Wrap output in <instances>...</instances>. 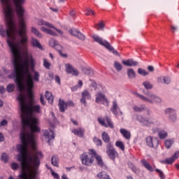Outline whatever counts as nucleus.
<instances>
[{
    "label": "nucleus",
    "instance_id": "4be33fe9",
    "mask_svg": "<svg viewBox=\"0 0 179 179\" xmlns=\"http://www.w3.org/2000/svg\"><path fill=\"white\" fill-rule=\"evenodd\" d=\"M71 132L80 138H83L85 135V130L83 129H74L71 131Z\"/></svg>",
    "mask_w": 179,
    "mask_h": 179
},
{
    "label": "nucleus",
    "instance_id": "4468645a",
    "mask_svg": "<svg viewBox=\"0 0 179 179\" xmlns=\"http://www.w3.org/2000/svg\"><path fill=\"white\" fill-rule=\"evenodd\" d=\"M106 121L108 124V127H109V128H111L112 129H114V124H113V122H111V119H110L108 116L105 117V120H101V118H98V122H99V124H101V125H103V127H107V124H106Z\"/></svg>",
    "mask_w": 179,
    "mask_h": 179
},
{
    "label": "nucleus",
    "instance_id": "0eeeda50",
    "mask_svg": "<svg viewBox=\"0 0 179 179\" xmlns=\"http://www.w3.org/2000/svg\"><path fill=\"white\" fill-rule=\"evenodd\" d=\"M80 159L82 164H84V166H92L94 162V157L92 154H87L86 152L81 155Z\"/></svg>",
    "mask_w": 179,
    "mask_h": 179
},
{
    "label": "nucleus",
    "instance_id": "5fc2aeb1",
    "mask_svg": "<svg viewBox=\"0 0 179 179\" xmlns=\"http://www.w3.org/2000/svg\"><path fill=\"white\" fill-rule=\"evenodd\" d=\"M57 44V41L54 39H51L50 41H49V45L50 47H53V48L55 47Z\"/></svg>",
    "mask_w": 179,
    "mask_h": 179
},
{
    "label": "nucleus",
    "instance_id": "79ce46f5",
    "mask_svg": "<svg viewBox=\"0 0 179 179\" xmlns=\"http://www.w3.org/2000/svg\"><path fill=\"white\" fill-rule=\"evenodd\" d=\"M31 32L39 38H41V37H43V35L40 34V31H38V30L34 27H31Z\"/></svg>",
    "mask_w": 179,
    "mask_h": 179
},
{
    "label": "nucleus",
    "instance_id": "bf43d9fd",
    "mask_svg": "<svg viewBox=\"0 0 179 179\" xmlns=\"http://www.w3.org/2000/svg\"><path fill=\"white\" fill-rule=\"evenodd\" d=\"M71 75H73V76H79V71H78V69H74L71 73Z\"/></svg>",
    "mask_w": 179,
    "mask_h": 179
},
{
    "label": "nucleus",
    "instance_id": "b1692460",
    "mask_svg": "<svg viewBox=\"0 0 179 179\" xmlns=\"http://www.w3.org/2000/svg\"><path fill=\"white\" fill-rule=\"evenodd\" d=\"M142 165L144 166L145 169H148V171L153 172L155 170L153 167L150 166V164L146 161V159H142L141 161Z\"/></svg>",
    "mask_w": 179,
    "mask_h": 179
},
{
    "label": "nucleus",
    "instance_id": "9b49d317",
    "mask_svg": "<svg viewBox=\"0 0 179 179\" xmlns=\"http://www.w3.org/2000/svg\"><path fill=\"white\" fill-rule=\"evenodd\" d=\"M43 136L45 139H48L47 143L48 145H51V141L55 139V134H54V131L50 130H43Z\"/></svg>",
    "mask_w": 179,
    "mask_h": 179
},
{
    "label": "nucleus",
    "instance_id": "680f3d73",
    "mask_svg": "<svg viewBox=\"0 0 179 179\" xmlns=\"http://www.w3.org/2000/svg\"><path fill=\"white\" fill-rule=\"evenodd\" d=\"M90 13H92V15H94V11L92 10V9H90V8H87V13H85V15L87 16H89V15H90Z\"/></svg>",
    "mask_w": 179,
    "mask_h": 179
},
{
    "label": "nucleus",
    "instance_id": "69168bd1",
    "mask_svg": "<svg viewBox=\"0 0 179 179\" xmlns=\"http://www.w3.org/2000/svg\"><path fill=\"white\" fill-rule=\"evenodd\" d=\"M52 176H53L54 178L59 179V175L54 171H52Z\"/></svg>",
    "mask_w": 179,
    "mask_h": 179
},
{
    "label": "nucleus",
    "instance_id": "72a5a7b5",
    "mask_svg": "<svg viewBox=\"0 0 179 179\" xmlns=\"http://www.w3.org/2000/svg\"><path fill=\"white\" fill-rule=\"evenodd\" d=\"M92 141L96 145V146H103V141L96 136L93 137Z\"/></svg>",
    "mask_w": 179,
    "mask_h": 179
},
{
    "label": "nucleus",
    "instance_id": "473e14b6",
    "mask_svg": "<svg viewBox=\"0 0 179 179\" xmlns=\"http://www.w3.org/2000/svg\"><path fill=\"white\" fill-rule=\"evenodd\" d=\"M173 143H174V139H167L165 141V146L166 149H170L171 146H173Z\"/></svg>",
    "mask_w": 179,
    "mask_h": 179
},
{
    "label": "nucleus",
    "instance_id": "5701e85b",
    "mask_svg": "<svg viewBox=\"0 0 179 179\" xmlns=\"http://www.w3.org/2000/svg\"><path fill=\"white\" fill-rule=\"evenodd\" d=\"M120 134H122V136L127 141L131 139V132L128 131V130L125 129H120Z\"/></svg>",
    "mask_w": 179,
    "mask_h": 179
},
{
    "label": "nucleus",
    "instance_id": "f3484780",
    "mask_svg": "<svg viewBox=\"0 0 179 179\" xmlns=\"http://www.w3.org/2000/svg\"><path fill=\"white\" fill-rule=\"evenodd\" d=\"M122 63L123 64V65H125L126 66H138V65H139V62L134 61V59L123 60Z\"/></svg>",
    "mask_w": 179,
    "mask_h": 179
},
{
    "label": "nucleus",
    "instance_id": "aec40b11",
    "mask_svg": "<svg viewBox=\"0 0 179 179\" xmlns=\"http://www.w3.org/2000/svg\"><path fill=\"white\" fill-rule=\"evenodd\" d=\"M59 111L61 113H65V110H66L68 108V106L66 105V102H65V101L59 99Z\"/></svg>",
    "mask_w": 179,
    "mask_h": 179
},
{
    "label": "nucleus",
    "instance_id": "f8f14e48",
    "mask_svg": "<svg viewBox=\"0 0 179 179\" xmlns=\"http://www.w3.org/2000/svg\"><path fill=\"white\" fill-rule=\"evenodd\" d=\"M82 96L80 100V103L83 104L84 106H87V102H86V100H90L92 99V95L90 94V92L87 91V90H85L82 94Z\"/></svg>",
    "mask_w": 179,
    "mask_h": 179
},
{
    "label": "nucleus",
    "instance_id": "37998d69",
    "mask_svg": "<svg viewBox=\"0 0 179 179\" xmlns=\"http://www.w3.org/2000/svg\"><path fill=\"white\" fill-rule=\"evenodd\" d=\"M13 90H15V85L12 83L8 84L6 87V91L8 93H12Z\"/></svg>",
    "mask_w": 179,
    "mask_h": 179
},
{
    "label": "nucleus",
    "instance_id": "8fccbe9b",
    "mask_svg": "<svg viewBox=\"0 0 179 179\" xmlns=\"http://www.w3.org/2000/svg\"><path fill=\"white\" fill-rule=\"evenodd\" d=\"M43 66L46 69H50V68L51 66V64L50 62H48V61H47L46 59H43Z\"/></svg>",
    "mask_w": 179,
    "mask_h": 179
},
{
    "label": "nucleus",
    "instance_id": "a878e982",
    "mask_svg": "<svg viewBox=\"0 0 179 179\" xmlns=\"http://www.w3.org/2000/svg\"><path fill=\"white\" fill-rule=\"evenodd\" d=\"M45 97L50 104L54 103V96H52V94L51 92L46 91L45 92Z\"/></svg>",
    "mask_w": 179,
    "mask_h": 179
},
{
    "label": "nucleus",
    "instance_id": "423d86ee",
    "mask_svg": "<svg viewBox=\"0 0 179 179\" xmlns=\"http://www.w3.org/2000/svg\"><path fill=\"white\" fill-rule=\"evenodd\" d=\"M92 38H94V41H95V43H98L101 45H103V47H105V48H106V50H109L110 52H112V54H113V55L120 57V53L118 52V51L115 50V49H114V48L112 45H110V43H108V41H107L106 40L103 41V38H101L99 36H93Z\"/></svg>",
    "mask_w": 179,
    "mask_h": 179
},
{
    "label": "nucleus",
    "instance_id": "49530a36",
    "mask_svg": "<svg viewBox=\"0 0 179 179\" xmlns=\"http://www.w3.org/2000/svg\"><path fill=\"white\" fill-rule=\"evenodd\" d=\"M155 171L159 174V178L166 179V176H164V173H163L162 170L156 169Z\"/></svg>",
    "mask_w": 179,
    "mask_h": 179
},
{
    "label": "nucleus",
    "instance_id": "de8ad7c7",
    "mask_svg": "<svg viewBox=\"0 0 179 179\" xmlns=\"http://www.w3.org/2000/svg\"><path fill=\"white\" fill-rule=\"evenodd\" d=\"M69 32L71 34V36H74V37H77L79 31L75 29H69Z\"/></svg>",
    "mask_w": 179,
    "mask_h": 179
},
{
    "label": "nucleus",
    "instance_id": "7c9ffc66",
    "mask_svg": "<svg viewBox=\"0 0 179 179\" xmlns=\"http://www.w3.org/2000/svg\"><path fill=\"white\" fill-rule=\"evenodd\" d=\"M113 66L117 72H121V71H122V69H123L122 64H121V63H120L117 61L114 62Z\"/></svg>",
    "mask_w": 179,
    "mask_h": 179
},
{
    "label": "nucleus",
    "instance_id": "f03ea898",
    "mask_svg": "<svg viewBox=\"0 0 179 179\" xmlns=\"http://www.w3.org/2000/svg\"><path fill=\"white\" fill-rule=\"evenodd\" d=\"M28 45L27 44L26 48H22L21 51L24 52V58L23 60L19 63L17 59H16V56H13V70L12 73H10L8 78V79H14L15 83L17 85L18 91L20 93L24 92L26 87L20 81L19 78V72L22 82L26 83L28 88V96L33 97V87H34V81H33V76L30 72V69L33 73L36 72L34 71L36 66V62L33 58V55L29 53L27 50Z\"/></svg>",
    "mask_w": 179,
    "mask_h": 179
},
{
    "label": "nucleus",
    "instance_id": "2eb2a0df",
    "mask_svg": "<svg viewBox=\"0 0 179 179\" xmlns=\"http://www.w3.org/2000/svg\"><path fill=\"white\" fill-rule=\"evenodd\" d=\"M95 101H96V103H100V101H101L103 103V104H104V103H106V104H107V106H108V99H107V98H106V95L101 92H98L96 94Z\"/></svg>",
    "mask_w": 179,
    "mask_h": 179
},
{
    "label": "nucleus",
    "instance_id": "412c9836",
    "mask_svg": "<svg viewBox=\"0 0 179 179\" xmlns=\"http://www.w3.org/2000/svg\"><path fill=\"white\" fill-rule=\"evenodd\" d=\"M127 75L129 79H135V78H136V72H135L132 68L127 69Z\"/></svg>",
    "mask_w": 179,
    "mask_h": 179
},
{
    "label": "nucleus",
    "instance_id": "ea45409f",
    "mask_svg": "<svg viewBox=\"0 0 179 179\" xmlns=\"http://www.w3.org/2000/svg\"><path fill=\"white\" fill-rule=\"evenodd\" d=\"M115 146L121 149V150H122L123 152L124 150H125V145H124V143H122V141H116Z\"/></svg>",
    "mask_w": 179,
    "mask_h": 179
},
{
    "label": "nucleus",
    "instance_id": "c03bdc74",
    "mask_svg": "<svg viewBox=\"0 0 179 179\" xmlns=\"http://www.w3.org/2000/svg\"><path fill=\"white\" fill-rule=\"evenodd\" d=\"M51 164H52V166H55V167H58V159H57V157H52Z\"/></svg>",
    "mask_w": 179,
    "mask_h": 179
},
{
    "label": "nucleus",
    "instance_id": "4d7b16f0",
    "mask_svg": "<svg viewBox=\"0 0 179 179\" xmlns=\"http://www.w3.org/2000/svg\"><path fill=\"white\" fill-rule=\"evenodd\" d=\"M131 170L133 171V173H134L135 174H136V176H139V169H136V167L133 166L131 168Z\"/></svg>",
    "mask_w": 179,
    "mask_h": 179
},
{
    "label": "nucleus",
    "instance_id": "603ef678",
    "mask_svg": "<svg viewBox=\"0 0 179 179\" xmlns=\"http://www.w3.org/2000/svg\"><path fill=\"white\" fill-rule=\"evenodd\" d=\"M10 167L13 170H17V169H19V164H17L16 162H13Z\"/></svg>",
    "mask_w": 179,
    "mask_h": 179
},
{
    "label": "nucleus",
    "instance_id": "a18cd8bd",
    "mask_svg": "<svg viewBox=\"0 0 179 179\" xmlns=\"http://www.w3.org/2000/svg\"><path fill=\"white\" fill-rule=\"evenodd\" d=\"M73 69H75L71 64H66V72L67 73L71 74L73 72Z\"/></svg>",
    "mask_w": 179,
    "mask_h": 179
},
{
    "label": "nucleus",
    "instance_id": "dca6fc26",
    "mask_svg": "<svg viewBox=\"0 0 179 179\" xmlns=\"http://www.w3.org/2000/svg\"><path fill=\"white\" fill-rule=\"evenodd\" d=\"M110 111L114 114V115H118V113H120V115H122L124 114L122 111L121 110V108L118 107V103H117V101H113V106L110 108Z\"/></svg>",
    "mask_w": 179,
    "mask_h": 179
},
{
    "label": "nucleus",
    "instance_id": "4c0bfd02",
    "mask_svg": "<svg viewBox=\"0 0 179 179\" xmlns=\"http://www.w3.org/2000/svg\"><path fill=\"white\" fill-rule=\"evenodd\" d=\"M138 75H141V76H148L149 75V72L146 71L145 69H142L141 68L138 69Z\"/></svg>",
    "mask_w": 179,
    "mask_h": 179
},
{
    "label": "nucleus",
    "instance_id": "3c124183",
    "mask_svg": "<svg viewBox=\"0 0 179 179\" xmlns=\"http://www.w3.org/2000/svg\"><path fill=\"white\" fill-rule=\"evenodd\" d=\"M171 82V80L169 77L164 76L163 77V82L162 83H164L165 85H170Z\"/></svg>",
    "mask_w": 179,
    "mask_h": 179
},
{
    "label": "nucleus",
    "instance_id": "052dcab7",
    "mask_svg": "<svg viewBox=\"0 0 179 179\" xmlns=\"http://www.w3.org/2000/svg\"><path fill=\"white\" fill-rule=\"evenodd\" d=\"M66 104L69 107H73L75 106V103L72 101H69L67 102H66Z\"/></svg>",
    "mask_w": 179,
    "mask_h": 179
},
{
    "label": "nucleus",
    "instance_id": "7ed1b4c3",
    "mask_svg": "<svg viewBox=\"0 0 179 179\" xmlns=\"http://www.w3.org/2000/svg\"><path fill=\"white\" fill-rule=\"evenodd\" d=\"M28 129L22 127L20 134V139L21 144L17 145V152L20 154L17 155V160L21 163V169L22 171H28L30 169H34L35 173H37L38 167H40L43 152L26 151L24 155V149L36 150V136L33 132L27 131Z\"/></svg>",
    "mask_w": 179,
    "mask_h": 179
},
{
    "label": "nucleus",
    "instance_id": "0e129e2a",
    "mask_svg": "<svg viewBox=\"0 0 179 179\" xmlns=\"http://www.w3.org/2000/svg\"><path fill=\"white\" fill-rule=\"evenodd\" d=\"M61 48H62L61 45L56 43L54 48L57 51H59H59H61Z\"/></svg>",
    "mask_w": 179,
    "mask_h": 179
},
{
    "label": "nucleus",
    "instance_id": "09e8293b",
    "mask_svg": "<svg viewBox=\"0 0 179 179\" xmlns=\"http://www.w3.org/2000/svg\"><path fill=\"white\" fill-rule=\"evenodd\" d=\"M41 24H43L45 26H47L48 27H50V29H55V27H54V25H52V24L47 22H44V21H41Z\"/></svg>",
    "mask_w": 179,
    "mask_h": 179
},
{
    "label": "nucleus",
    "instance_id": "c9c22d12",
    "mask_svg": "<svg viewBox=\"0 0 179 179\" xmlns=\"http://www.w3.org/2000/svg\"><path fill=\"white\" fill-rule=\"evenodd\" d=\"M17 179H29V175L27 171H22V172L18 176Z\"/></svg>",
    "mask_w": 179,
    "mask_h": 179
},
{
    "label": "nucleus",
    "instance_id": "2f4dec72",
    "mask_svg": "<svg viewBox=\"0 0 179 179\" xmlns=\"http://www.w3.org/2000/svg\"><path fill=\"white\" fill-rule=\"evenodd\" d=\"M143 86H144V87H145V89H146V90H150L153 89V85H152V83H150V82H149V81L143 82Z\"/></svg>",
    "mask_w": 179,
    "mask_h": 179
},
{
    "label": "nucleus",
    "instance_id": "f704fd0d",
    "mask_svg": "<svg viewBox=\"0 0 179 179\" xmlns=\"http://www.w3.org/2000/svg\"><path fill=\"white\" fill-rule=\"evenodd\" d=\"M167 135L168 134L164 130L158 132V136L159 137V139H166V138H167Z\"/></svg>",
    "mask_w": 179,
    "mask_h": 179
},
{
    "label": "nucleus",
    "instance_id": "9d476101",
    "mask_svg": "<svg viewBox=\"0 0 179 179\" xmlns=\"http://www.w3.org/2000/svg\"><path fill=\"white\" fill-rule=\"evenodd\" d=\"M165 114L169 115V118L172 122H176L177 121V113H176V110L171 108H166L165 110Z\"/></svg>",
    "mask_w": 179,
    "mask_h": 179
},
{
    "label": "nucleus",
    "instance_id": "338daca9",
    "mask_svg": "<svg viewBox=\"0 0 179 179\" xmlns=\"http://www.w3.org/2000/svg\"><path fill=\"white\" fill-rule=\"evenodd\" d=\"M147 69L150 72H155V67L153 66H148Z\"/></svg>",
    "mask_w": 179,
    "mask_h": 179
},
{
    "label": "nucleus",
    "instance_id": "6e6d98bb",
    "mask_svg": "<svg viewBox=\"0 0 179 179\" xmlns=\"http://www.w3.org/2000/svg\"><path fill=\"white\" fill-rule=\"evenodd\" d=\"M40 101L42 106H45V101H44V96L43 94H41L40 96Z\"/></svg>",
    "mask_w": 179,
    "mask_h": 179
},
{
    "label": "nucleus",
    "instance_id": "13d9d810",
    "mask_svg": "<svg viewBox=\"0 0 179 179\" xmlns=\"http://www.w3.org/2000/svg\"><path fill=\"white\" fill-rule=\"evenodd\" d=\"M0 125H1V127H6V125H8V120H3L0 122Z\"/></svg>",
    "mask_w": 179,
    "mask_h": 179
},
{
    "label": "nucleus",
    "instance_id": "a19ab883",
    "mask_svg": "<svg viewBox=\"0 0 179 179\" xmlns=\"http://www.w3.org/2000/svg\"><path fill=\"white\" fill-rule=\"evenodd\" d=\"M1 160L4 163H8V162H9V157L8 156V154H6V152L2 154L1 157Z\"/></svg>",
    "mask_w": 179,
    "mask_h": 179
},
{
    "label": "nucleus",
    "instance_id": "a211bd4d",
    "mask_svg": "<svg viewBox=\"0 0 179 179\" xmlns=\"http://www.w3.org/2000/svg\"><path fill=\"white\" fill-rule=\"evenodd\" d=\"M178 157L179 151H176L171 157L166 159V164H173V163H174V162H176Z\"/></svg>",
    "mask_w": 179,
    "mask_h": 179
},
{
    "label": "nucleus",
    "instance_id": "774afa93",
    "mask_svg": "<svg viewBox=\"0 0 179 179\" xmlns=\"http://www.w3.org/2000/svg\"><path fill=\"white\" fill-rule=\"evenodd\" d=\"M163 78L164 76L158 77L157 79V83H163Z\"/></svg>",
    "mask_w": 179,
    "mask_h": 179
},
{
    "label": "nucleus",
    "instance_id": "1a4fd4ad",
    "mask_svg": "<svg viewBox=\"0 0 179 179\" xmlns=\"http://www.w3.org/2000/svg\"><path fill=\"white\" fill-rule=\"evenodd\" d=\"M146 143L150 148L156 149L159 146V139L156 137H152L150 136L145 138Z\"/></svg>",
    "mask_w": 179,
    "mask_h": 179
},
{
    "label": "nucleus",
    "instance_id": "20e7f679",
    "mask_svg": "<svg viewBox=\"0 0 179 179\" xmlns=\"http://www.w3.org/2000/svg\"><path fill=\"white\" fill-rule=\"evenodd\" d=\"M17 100L20 104L22 128L30 129L31 132H40V127L37 126L38 124V119L34 117L33 114L34 113L40 114L41 113V106L33 103H27L26 96L22 93L19 94Z\"/></svg>",
    "mask_w": 179,
    "mask_h": 179
},
{
    "label": "nucleus",
    "instance_id": "c756f323",
    "mask_svg": "<svg viewBox=\"0 0 179 179\" xmlns=\"http://www.w3.org/2000/svg\"><path fill=\"white\" fill-rule=\"evenodd\" d=\"M97 177L99 178V179H111V178L110 177V176H108L107 174V172H105V171H102V172H100L97 174Z\"/></svg>",
    "mask_w": 179,
    "mask_h": 179
},
{
    "label": "nucleus",
    "instance_id": "6ab92c4d",
    "mask_svg": "<svg viewBox=\"0 0 179 179\" xmlns=\"http://www.w3.org/2000/svg\"><path fill=\"white\" fill-rule=\"evenodd\" d=\"M31 47H35L36 48H38L39 50H43V45L36 38H32L31 39Z\"/></svg>",
    "mask_w": 179,
    "mask_h": 179
},
{
    "label": "nucleus",
    "instance_id": "cd10ccee",
    "mask_svg": "<svg viewBox=\"0 0 179 179\" xmlns=\"http://www.w3.org/2000/svg\"><path fill=\"white\" fill-rule=\"evenodd\" d=\"M101 138H102V141H103L105 143H108H108H110V136L108 135V133L103 131L101 134Z\"/></svg>",
    "mask_w": 179,
    "mask_h": 179
},
{
    "label": "nucleus",
    "instance_id": "864d4df0",
    "mask_svg": "<svg viewBox=\"0 0 179 179\" xmlns=\"http://www.w3.org/2000/svg\"><path fill=\"white\" fill-rule=\"evenodd\" d=\"M76 37L77 38H79V40H82L83 41H85V35H83V34L78 32Z\"/></svg>",
    "mask_w": 179,
    "mask_h": 179
},
{
    "label": "nucleus",
    "instance_id": "ddd939ff",
    "mask_svg": "<svg viewBox=\"0 0 179 179\" xmlns=\"http://www.w3.org/2000/svg\"><path fill=\"white\" fill-rule=\"evenodd\" d=\"M137 120L144 127H152L153 125V122L142 115L137 116Z\"/></svg>",
    "mask_w": 179,
    "mask_h": 179
},
{
    "label": "nucleus",
    "instance_id": "c85d7f7f",
    "mask_svg": "<svg viewBox=\"0 0 179 179\" xmlns=\"http://www.w3.org/2000/svg\"><path fill=\"white\" fill-rule=\"evenodd\" d=\"M82 71L85 75H87L89 76H92L94 73L92 69L87 67H83Z\"/></svg>",
    "mask_w": 179,
    "mask_h": 179
},
{
    "label": "nucleus",
    "instance_id": "6e6552de",
    "mask_svg": "<svg viewBox=\"0 0 179 179\" xmlns=\"http://www.w3.org/2000/svg\"><path fill=\"white\" fill-rule=\"evenodd\" d=\"M106 155H108L110 160H115V158L118 156V152H117L111 143L106 145Z\"/></svg>",
    "mask_w": 179,
    "mask_h": 179
},
{
    "label": "nucleus",
    "instance_id": "bb28decb",
    "mask_svg": "<svg viewBox=\"0 0 179 179\" xmlns=\"http://www.w3.org/2000/svg\"><path fill=\"white\" fill-rule=\"evenodd\" d=\"M41 30L42 31H45V33H48V34H50V36H58L57 33H56L55 31H52V29H50L46 28L45 27H42L41 28Z\"/></svg>",
    "mask_w": 179,
    "mask_h": 179
},
{
    "label": "nucleus",
    "instance_id": "58836bf2",
    "mask_svg": "<svg viewBox=\"0 0 179 179\" xmlns=\"http://www.w3.org/2000/svg\"><path fill=\"white\" fill-rule=\"evenodd\" d=\"M32 80H35V82H40V73L38 71H34V77H32Z\"/></svg>",
    "mask_w": 179,
    "mask_h": 179
},
{
    "label": "nucleus",
    "instance_id": "39448f33",
    "mask_svg": "<svg viewBox=\"0 0 179 179\" xmlns=\"http://www.w3.org/2000/svg\"><path fill=\"white\" fill-rule=\"evenodd\" d=\"M143 92L150 99L136 92H133V94L136 96V97L143 100V101H145V103H150V104H153V103H162V99L157 95L152 94V92L146 90H143Z\"/></svg>",
    "mask_w": 179,
    "mask_h": 179
},
{
    "label": "nucleus",
    "instance_id": "e433bc0d",
    "mask_svg": "<svg viewBox=\"0 0 179 179\" xmlns=\"http://www.w3.org/2000/svg\"><path fill=\"white\" fill-rule=\"evenodd\" d=\"M95 158L97 162L98 166H99L100 167H103V166H104V162H103V159H101V157H100L99 155H96Z\"/></svg>",
    "mask_w": 179,
    "mask_h": 179
},
{
    "label": "nucleus",
    "instance_id": "e2e57ef3",
    "mask_svg": "<svg viewBox=\"0 0 179 179\" xmlns=\"http://www.w3.org/2000/svg\"><path fill=\"white\" fill-rule=\"evenodd\" d=\"M96 26H99L101 30H104V24L103 22H99L98 24H96Z\"/></svg>",
    "mask_w": 179,
    "mask_h": 179
},
{
    "label": "nucleus",
    "instance_id": "393cba45",
    "mask_svg": "<svg viewBox=\"0 0 179 179\" xmlns=\"http://www.w3.org/2000/svg\"><path fill=\"white\" fill-rule=\"evenodd\" d=\"M147 109L146 106L141 105L140 106H133V110L134 113H142L143 111H145Z\"/></svg>",
    "mask_w": 179,
    "mask_h": 179
},
{
    "label": "nucleus",
    "instance_id": "f257e3e1",
    "mask_svg": "<svg viewBox=\"0 0 179 179\" xmlns=\"http://www.w3.org/2000/svg\"><path fill=\"white\" fill-rule=\"evenodd\" d=\"M15 8V11L18 17H20V29L16 28V24L12 19L13 15V6L10 3V0H0L1 5L4 9V13L7 17L6 31H0L1 37L7 36V43L10 48L13 57H16L19 51H22V48H27L29 44V36L27 35V29L24 24V3L26 0H12Z\"/></svg>",
    "mask_w": 179,
    "mask_h": 179
}]
</instances>
